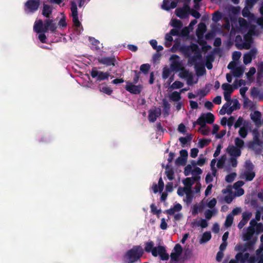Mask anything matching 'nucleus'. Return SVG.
Listing matches in <instances>:
<instances>
[{
	"mask_svg": "<svg viewBox=\"0 0 263 263\" xmlns=\"http://www.w3.org/2000/svg\"><path fill=\"white\" fill-rule=\"evenodd\" d=\"M144 254V250L140 245L134 246L123 255L124 263H135L138 261Z\"/></svg>",
	"mask_w": 263,
	"mask_h": 263,
	"instance_id": "1",
	"label": "nucleus"
},
{
	"mask_svg": "<svg viewBox=\"0 0 263 263\" xmlns=\"http://www.w3.org/2000/svg\"><path fill=\"white\" fill-rule=\"evenodd\" d=\"M57 28L56 24L53 22L52 20L47 19L45 20L44 23L42 20H39L37 22H35L33 29L36 33H45L48 30L51 32H54Z\"/></svg>",
	"mask_w": 263,
	"mask_h": 263,
	"instance_id": "2",
	"label": "nucleus"
},
{
	"mask_svg": "<svg viewBox=\"0 0 263 263\" xmlns=\"http://www.w3.org/2000/svg\"><path fill=\"white\" fill-rule=\"evenodd\" d=\"M40 0H27L24 4V11L26 13H34L39 8Z\"/></svg>",
	"mask_w": 263,
	"mask_h": 263,
	"instance_id": "3",
	"label": "nucleus"
},
{
	"mask_svg": "<svg viewBox=\"0 0 263 263\" xmlns=\"http://www.w3.org/2000/svg\"><path fill=\"white\" fill-rule=\"evenodd\" d=\"M90 75L93 78H96L97 81L108 80L109 73L98 71L96 67H93L90 71Z\"/></svg>",
	"mask_w": 263,
	"mask_h": 263,
	"instance_id": "4",
	"label": "nucleus"
},
{
	"mask_svg": "<svg viewBox=\"0 0 263 263\" xmlns=\"http://www.w3.org/2000/svg\"><path fill=\"white\" fill-rule=\"evenodd\" d=\"M198 49V46L195 43H192L189 46L182 45L180 47V51L183 54L184 56L189 58L192 55L194 51Z\"/></svg>",
	"mask_w": 263,
	"mask_h": 263,
	"instance_id": "5",
	"label": "nucleus"
},
{
	"mask_svg": "<svg viewBox=\"0 0 263 263\" xmlns=\"http://www.w3.org/2000/svg\"><path fill=\"white\" fill-rule=\"evenodd\" d=\"M98 62L102 65L106 66H115L117 62L115 56L113 55L109 57H102L97 59Z\"/></svg>",
	"mask_w": 263,
	"mask_h": 263,
	"instance_id": "6",
	"label": "nucleus"
},
{
	"mask_svg": "<svg viewBox=\"0 0 263 263\" xmlns=\"http://www.w3.org/2000/svg\"><path fill=\"white\" fill-rule=\"evenodd\" d=\"M125 89L132 94H139L142 90V87L140 85H135L129 81L126 82Z\"/></svg>",
	"mask_w": 263,
	"mask_h": 263,
	"instance_id": "7",
	"label": "nucleus"
},
{
	"mask_svg": "<svg viewBox=\"0 0 263 263\" xmlns=\"http://www.w3.org/2000/svg\"><path fill=\"white\" fill-rule=\"evenodd\" d=\"M257 51L255 48L251 49L248 53H245L243 57V62L245 65L250 64L252 59L255 58Z\"/></svg>",
	"mask_w": 263,
	"mask_h": 263,
	"instance_id": "8",
	"label": "nucleus"
},
{
	"mask_svg": "<svg viewBox=\"0 0 263 263\" xmlns=\"http://www.w3.org/2000/svg\"><path fill=\"white\" fill-rule=\"evenodd\" d=\"M194 54L193 55H191L188 58V63L190 65H196L198 64L197 62L198 60H200L202 58V54L201 51L200 50L199 48L198 47V49L194 51Z\"/></svg>",
	"mask_w": 263,
	"mask_h": 263,
	"instance_id": "9",
	"label": "nucleus"
},
{
	"mask_svg": "<svg viewBox=\"0 0 263 263\" xmlns=\"http://www.w3.org/2000/svg\"><path fill=\"white\" fill-rule=\"evenodd\" d=\"M172 67L174 68L178 69L180 70V72L179 73V77L181 78L185 79L190 74L191 72H190L189 71L186 69L184 67L181 68L180 63L179 62H174L172 64Z\"/></svg>",
	"mask_w": 263,
	"mask_h": 263,
	"instance_id": "10",
	"label": "nucleus"
},
{
	"mask_svg": "<svg viewBox=\"0 0 263 263\" xmlns=\"http://www.w3.org/2000/svg\"><path fill=\"white\" fill-rule=\"evenodd\" d=\"M144 251H145L147 253H152V254L154 257H157L156 251L158 250V247H154V242L150 240L145 243V247Z\"/></svg>",
	"mask_w": 263,
	"mask_h": 263,
	"instance_id": "11",
	"label": "nucleus"
},
{
	"mask_svg": "<svg viewBox=\"0 0 263 263\" xmlns=\"http://www.w3.org/2000/svg\"><path fill=\"white\" fill-rule=\"evenodd\" d=\"M161 114V109L160 108L155 107L153 109L149 111L148 119L150 122H154Z\"/></svg>",
	"mask_w": 263,
	"mask_h": 263,
	"instance_id": "12",
	"label": "nucleus"
},
{
	"mask_svg": "<svg viewBox=\"0 0 263 263\" xmlns=\"http://www.w3.org/2000/svg\"><path fill=\"white\" fill-rule=\"evenodd\" d=\"M157 256H159L162 260H167L169 259V255L166 253L165 247L162 246H158V250L156 251Z\"/></svg>",
	"mask_w": 263,
	"mask_h": 263,
	"instance_id": "13",
	"label": "nucleus"
},
{
	"mask_svg": "<svg viewBox=\"0 0 263 263\" xmlns=\"http://www.w3.org/2000/svg\"><path fill=\"white\" fill-rule=\"evenodd\" d=\"M177 6V2H171L170 0H163L161 8L162 9L168 11L171 9H174Z\"/></svg>",
	"mask_w": 263,
	"mask_h": 263,
	"instance_id": "14",
	"label": "nucleus"
},
{
	"mask_svg": "<svg viewBox=\"0 0 263 263\" xmlns=\"http://www.w3.org/2000/svg\"><path fill=\"white\" fill-rule=\"evenodd\" d=\"M228 153L231 156L234 157H238L241 155V149L234 145L229 146L227 148Z\"/></svg>",
	"mask_w": 263,
	"mask_h": 263,
	"instance_id": "15",
	"label": "nucleus"
},
{
	"mask_svg": "<svg viewBox=\"0 0 263 263\" xmlns=\"http://www.w3.org/2000/svg\"><path fill=\"white\" fill-rule=\"evenodd\" d=\"M206 31V26L203 23H200L196 31V34L198 39L203 38L204 33Z\"/></svg>",
	"mask_w": 263,
	"mask_h": 263,
	"instance_id": "16",
	"label": "nucleus"
},
{
	"mask_svg": "<svg viewBox=\"0 0 263 263\" xmlns=\"http://www.w3.org/2000/svg\"><path fill=\"white\" fill-rule=\"evenodd\" d=\"M190 12L181 7L176 8L175 10V14L177 16L181 19H184L188 17Z\"/></svg>",
	"mask_w": 263,
	"mask_h": 263,
	"instance_id": "17",
	"label": "nucleus"
},
{
	"mask_svg": "<svg viewBox=\"0 0 263 263\" xmlns=\"http://www.w3.org/2000/svg\"><path fill=\"white\" fill-rule=\"evenodd\" d=\"M199 179V176H196L192 178L187 177L183 180V183L185 185V187L191 189V186L194 183L195 181Z\"/></svg>",
	"mask_w": 263,
	"mask_h": 263,
	"instance_id": "18",
	"label": "nucleus"
},
{
	"mask_svg": "<svg viewBox=\"0 0 263 263\" xmlns=\"http://www.w3.org/2000/svg\"><path fill=\"white\" fill-rule=\"evenodd\" d=\"M206 123V122L203 115V113H202L197 121L193 123V126L195 127V125L197 124L200 126V128L205 127Z\"/></svg>",
	"mask_w": 263,
	"mask_h": 263,
	"instance_id": "19",
	"label": "nucleus"
},
{
	"mask_svg": "<svg viewBox=\"0 0 263 263\" xmlns=\"http://www.w3.org/2000/svg\"><path fill=\"white\" fill-rule=\"evenodd\" d=\"M163 103V111L164 117L168 116L170 114L171 105L166 99L162 100Z\"/></svg>",
	"mask_w": 263,
	"mask_h": 263,
	"instance_id": "20",
	"label": "nucleus"
},
{
	"mask_svg": "<svg viewBox=\"0 0 263 263\" xmlns=\"http://www.w3.org/2000/svg\"><path fill=\"white\" fill-rule=\"evenodd\" d=\"M261 114L259 111H255L251 116V119L255 122V124H261Z\"/></svg>",
	"mask_w": 263,
	"mask_h": 263,
	"instance_id": "21",
	"label": "nucleus"
},
{
	"mask_svg": "<svg viewBox=\"0 0 263 263\" xmlns=\"http://www.w3.org/2000/svg\"><path fill=\"white\" fill-rule=\"evenodd\" d=\"M195 67L196 69V74L198 77L203 76L206 72L204 66L202 64H196L195 65Z\"/></svg>",
	"mask_w": 263,
	"mask_h": 263,
	"instance_id": "22",
	"label": "nucleus"
},
{
	"mask_svg": "<svg viewBox=\"0 0 263 263\" xmlns=\"http://www.w3.org/2000/svg\"><path fill=\"white\" fill-rule=\"evenodd\" d=\"M52 13V8L51 7L47 4L43 5V8L42 10V14L46 17H49Z\"/></svg>",
	"mask_w": 263,
	"mask_h": 263,
	"instance_id": "23",
	"label": "nucleus"
},
{
	"mask_svg": "<svg viewBox=\"0 0 263 263\" xmlns=\"http://www.w3.org/2000/svg\"><path fill=\"white\" fill-rule=\"evenodd\" d=\"M243 178H245L246 181H251L253 180L255 176V173L253 171H245Z\"/></svg>",
	"mask_w": 263,
	"mask_h": 263,
	"instance_id": "24",
	"label": "nucleus"
},
{
	"mask_svg": "<svg viewBox=\"0 0 263 263\" xmlns=\"http://www.w3.org/2000/svg\"><path fill=\"white\" fill-rule=\"evenodd\" d=\"M211 236L210 232H205L199 240L200 243L202 244L207 242L211 239Z\"/></svg>",
	"mask_w": 263,
	"mask_h": 263,
	"instance_id": "25",
	"label": "nucleus"
},
{
	"mask_svg": "<svg viewBox=\"0 0 263 263\" xmlns=\"http://www.w3.org/2000/svg\"><path fill=\"white\" fill-rule=\"evenodd\" d=\"M180 92L175 91H173L169 96L170 99L174 102H178L181 99Z\"/></svg>",
	"mask_w": 263,
	"mask_h": 263,
	"instance_id": "26",
	"label": "nucleus"
},
{
	"mask_svg": "<svg viewBox=\"0 0 263 263\" xmlns=\"http://www.w3.org/2000/svg\"><path fill=\"white\" fill-rule=\"evenodd\" d=\"M222 89L224 90V92L232 93L234 91V87L228 83H223L221 86Z\"/></svg>",
	"mask_w": 263,
	"mask_h": 263,
	"instance_id": "27",
	"label": "nucleus"
},
{
	"mask_svg": "<svg viewBox=\"0 0 263 263\" xmlns=\"http://www.w3.org/2000/svg\"><path fill=\"white\" fill-rule=\"evenodd\" d=\"M171 25L174 28L178 29H181L183 26L181 21L176 18H174L172 20Z\"/></svg>",
	"mask_w": 263,
	"mask_h": 263,
	"instance_id": "28",
	"label": "nucleus"
},
{
	"mask_svg": "<svg viewBox=\"0 0 263 263\" xmlns=\"http://www.w3.org/2000/svg\"><path fill=\"white\" fill-rule=\"evenodd\" d=\"M205 121L208 124H212L214 122L215 117L211 112L203 113Z\"/></svg>",
	"mask_w": 263,
	"mask_h": 263,
	"instance_id": "29",
	"label": "nucleus"
},
{
	"mask_svg": "<svg viewBox=\"0 0 263 263\" xmlns=\"http://www.w3.org/2000/svg\"><path fill=\"white\" fill-rule=\"evenodd\" d=\"M244 69L241 67H237L233 70V74L235 77L239 78L242 76Z\"/></svg>",
	"mask_w": 263,
	"mask_h": 263,
	"instance_id": "30",
	"label": "nucleus"
},
{
	"mask_svg": "<svg viewBox=\"0 0 263 263\" xmlns=\"http://www.w3.org/2000/svg\"><path fill=\"white\" fill-rule=\"evenodd\" d=\"M172 35H171L170 33H167L165 34V46L166 47H169L171 46L172 43L173 41V38L172 37Z\"/></svg>",
	"mask_w": 263,
	"mask_h": 263,
	"instance_id": "31",
	"label": "nucleus"
},
{
	"mask_svg": "<svg viewBox=\"0 0 263 263\" xmlns=\"http://www.w3.org/2000/svg\"><path fill=\"white\" fill-rule=\"evenodd\" d=\"M185 200L187 203H191L193 198V193L191 189L187 190L185 193Z\"/></svg>",
	"mask_w": 263,
	"mask_h": 263,
	"instance_id": "32",
	"label": "nucleus"
},
{
	"mask_svg": "<svg viewBox=\"0 0 263 263\" xmlns=\"http://www.w3.org/2000/svg\"><path fill=\"white\" fill-rule=\"evenodd\" d=\"M192 139L191 135L187 136L185 137H181L179 138V140L182 144V146L184 147V145L187 144L188 142H191Z\"/></svg>",
	"mask_w": 263,
	"mask_h": 263,
	"instance_id": "33",
	"label": "nucleus"
},
{
	"mask_svg": "<svg viewBox=\"0 0 263 263\" xmlns=\"http://www.w3.org/2000/svg\"><path fill=\"white\" fill-rule=\"evenodd\" d=\"M99 88L101 92H103L108 95H110L113 91L112 89L110 87L108 86H100Z\"/></svg>",
	"mask_w": 263,
	"mask_h": 263,
	"instance_id": "34",
	"label": "nucleus"
},
{
	"mask_svg": "<svg viewBox=\"0 0 263 263\" xmlns=\"http://www.w3.org/2000/svg\"><path fill=\"white\" fill-rule=\"evenodd\" d=\"M71 11L72 13V16L78 15L77 5L74 1H71Z\"/></svg>",
	"mask_w": 263,
	"mask_h": 263,
	"instance_id": "35",
	"label": "nucleus"
},
{
	"mask_svg": "<svg viewBox=\"0 0 263 263\" xmlns=\"http://www.w3.org/2000/svg\"><path fill=\"white\" fill-rule=\"evenodd\" d=\"M211 139H202L199 140L198 146L200 148H202L208 145L211 142Z\"/></svg>",
	"mask_w": 263,
	"mask_h": 263,
	"instance_id": "36",
	"label": "nucleus"
},
{
	"mask_svg": "<svg viewBox=\"0 0 263 263\" xmlns=\"http://www.w3.org/2000/svg\"><path fill=\"white\" fill-rule=\"evenodd\" d=\"M234 142H235V146L236 147H238V148H239L240 149L244 146V144H245L244 141L242 139H240L238 137H237L235 139Z\"/></svg>",
	"mask_w": 263,
	"mask_h": 263,
	"instance_id": "37",
	"label": "nucleus"
},
{
	"mask_svg": "<svg viewBox=\"0 0 263 263\" xmlns=\"http://www.w3.org/2000/svg\"><path fill=\"white\" fill-rule=\"evenodd\" d=\"M251 95L254 98L259 97L261 98L262 96L260 95V91L257 87H253L251 89Z\"/></svg>",
	"mask_w": 263,
	"mask_h": 263,
	"instance_id": "38",
	"label": "nucleus"
},
{
	"mask_svg": "<svg viewBox=\"0 0 263 263\" xmlns=\"http://www.w3.org/2000/svg\"><path fill=\"white\" fill-rule=\"evenodd\" d=\"M222 14L219 11L215 12L213 14L212 20L213 22L217 23L221 20Z\"/></svg>",
	"mask_w": 263,
	"mask_h": 263,
	"instance_id": "39",
	"label": "nucleus"
},
{
	"mask_svg": "<svg viewBox=\"0 0 263 263\" xmlns=\"http://www.w3.org/2000/svg\"><path fill=\"white\" fill-rule=\"evenodd\" d=\"M239 136L242 138H245L248 135V129L247 127L243 126L240 128L238 132Z\"/></svg>",
	"mask_w": 263,
	"mask_h": 263,
	"instance_id": "40",
	"label": "nucleus"
},
{
	"mask_svg": "<svg viewBox=\"0 0 263 263\" xmlns=\"http://www.w3.org/2000/svg\"><path fill=\"white\" fill-rule=\"evenodd\" d=\"M246 82L242 79L239 80H236L233 84V86L234 89H237L239 87H240L242 85H245Z\"/></svg>",
	"mask_w": 263,
	"mask_h": 263,
	"instance_id": "41",
	"label": "nucleus"
},
{
	"mask_svg": "<svg viewBox=\"0 0 263 263\" xmlns=\"http://www.w3.org/2000/svg\"><path fill=\"white\" fill-rule=\"evenodd\" d=\"M233 221V217L232 215H228L227 216L224 225L226 227H230L232 224Z\"/></svg>",
	"mask_w": 263,
	"mask_h": 263,
	"instance_id": "42",
	"label": "nucleus"
},
{
	"mask_svg": "<svg viewBox=\"0 0 263 263\" xmlns=\"http://www.w3.org/2000/svg\"><path fill=\"white\" fill-rule=\"evenodd\" d=\"M150 68L151 65L149 64H143L141 65L140 69L144 74H147Z\"/></svg>",
	"mask_w": 263,
	"mask_h": 263,
	"instance_id": "43",
	"label": "nucleus"
},
{
	"mask_svg": "<svg viewBox=\"0 0 263 263\" xmlns=\"http://www.w3.org/2000/svg\"><path fill=\"white\" fill-rule=\"evenodd\" d=\"M183 86V83L179 81H175L171 86V88L173 89H179Z\"/></svg>",
	"mask_w": 263,
	"mask_h": 263,
	"instance_id": "44",
	"label": "nucleus"
},
{
	"mask_svg": "<svg viewBox=\"0 0 263 263\" xmlns=\"http://www.w3.org/2000/svg\"><path fill=\"white\" fill-rule=\"evenodd\" d=\"M171 70L168 68H164L163 69L162 74V77L163 79L165 80L167 79L170 74H171Z\"/></svg>",
	"mask_w": 263,
	"mask_h": 263,
	"instance_id": "45",
	"label": "nucleus"
},
{
	"mask_svg": "<svg viewBox=\"0 0 263 263\" xmlns=\"http://www.w3.org/2000/svg\"><path fill=\"white\" fill-rule=\"evenodd\" d=\"M226 160V157L223 155L222 156L219 160H218L217 163V166L219 168H221L223 167L224 164L225 163V161Z\"/></svg>",
	"mask_w": 263,
	"mask_h": 263,
	"instance_id": "46",
	"label": "nucleus"
},
{
	"mask_svg": "<svg viewBox=\"0 0 263 263\" xmlns=\"http://www.w3.org/2000/svg\"><path fill=\"white\" fill-rule=\"evenodd\" d=\"M186 83L189 85H192L193 84L197 83V80L196 81H193L194 76L193 73H191L186 78Z\"/></svg>",
	"mask_w": 263,
	"mask_h": 263,
	"instance_id": "47",
	"label": "nucleus"
},
{
	"mask_svg": "<svg viewBox=\"0 0 263 263\" xmlns=\"http://www.w3.org/2000/svg\"><path fill=\"white\" fill-rule=\"evenodd\" d=\"M236 176V174L235 173H232L228 174L226 176L225 180L227 182L231 183L234 181Z\"/></svg>",
	"mask_w": 263,
	"mask_h": 263,
	"instance_id": "48",
	"label": "nucleus"
},
{
	"mask_svg": "<svg viewBox=\"0 0 263 263\" xmlns=\"http://www.w3.org/2000/svg\"><path fill=\"white\" fill-rule=\"evenodd\" d=\"M150 208L151 209L152 213H153L154 214L157 215L158 217H159V214L161 212V210L160 209L157 210L156 206H155V205L154 203H152L151 205Z\"/></svg>",
	"mask_w": 263,
	"mask_h": 263,
	"instance_id": "49",
	"label": "nucleus"
},
{
	"mask_svg": "<svg viewBox=\"0 0 263 263\" xmlns=\"http://www.w3.org/2000/svg\"><path fill=\"white\" fill-rule=\"evenodd\" d=\"M190 33L189 30L188 28L184 27L182 28L181 30H180L179 36L185 37L187 36Z\"/></svg>",
	"mask_w": 263,
	"mask_h": 263,
	"instance_id": "50",
	"label": "nucleus"
},
{
	"mask_svg": "<svg viewBox=\"0 0 263 263\" xmlns=\"http://www.w3.org/2000/svg\"><path fill=\"white\" fill-rule=\"evenodd\" d=\"M237 158V157H231L229 160V165H231L233 167H236L238 163Z\"/></svg>",
	"mask_w": 263,
	"mask_h": 263,
	"instance_id": "51",
	"label": "nucleus"
},
{
	"mask_svg": "<svg viewBox=\"0 0 263 263\" xmlns=\"http://www.w3.org/2000/svg\"><path fill=\"white\" fill-rule=\"evenodd\" d=\"M187 160L181 157H178L176 160V163L177 164H180L181 165H185L186 163Z\"/></svg>",
	"mask_w": 263,
	"mask_h": 263,
	"instance_id": "52",
	"label": "nucleus"
},
{
	"mask_svg": "<svg viewBox=\"0 0 263 263\" xmlns=\"http://www.w3.org/2000/svg\"><path fill=\"white\" fill-rule=\"evenodd\" d=\"M245 167L246 169L245 171H253L254 165L252 163L250 160H249L246 162Z\"/></svg>",
	"mask_w": 263,
	"mask_h": 263,
	"instance_id": "53",
	"label": "nucleus"
},
{
	"mask_svg": "<svg viewBox=\"0 0 263 263\" xmlns=\"http://www.w3.org/2000/svg\"><path fill=\"white\" fill-rule=\"evenodd\" d=\"M72 22L74 26L77 28H79L81 26V24L79 21L78 15L72 16Z\"/></svg>",
	"mask_w": 263,
	"mask_h": 263,
	"instance_id": "54",
	"label": "nucleus"
},
{
	"mask_svg": "<svg viewBox=\"0 0 263 263\" xmlns=\"http://www.w3.org/2000/svg\"><path fill=\"white\" fill-rule=\"evenodd\" d=\"M166 175L167 178L170 180H172L174 179V172L172 168H170V170L166 171Z\"/></svg>",
	"mask_w": 263,
	"mask_h": 263,
	"instance_id": "55",
	"label": "nucleus"
},
{
	"mask_svg": "<svg viewBox=\"0 0 263 263\" xmlns=\"http://www.w3.org/2000/svg\"><path fill=\"white\" fill-rule=\"evenodd\" d=\"M174 252L181 255L182 253V248L180 244H176L174 248Z\"/></svg>",
	"mask_w": 263,
	"mask_h": 263,
	"instance_id": "56",
	"label": "nucleus"
},
{
	"mask_svg": "<svg viewBox=\"0 0 263 263\" xmlns=\"http://www.w3.org/2000/svg\"><path fill=\"white\" fill-rule=\"evenodd\" d=\"M252 216V213L249 212H243L242 215V219L248 222V220Z\"/></svg>",
	"mask_w": 263,
	"mask_h": 263,
	"instance_id": "57",
	"label": "nucleus"
},
{
	"mask_svg": "<svg viewBox=\"0 0 263 263\" xmlns=\"http://www.w3.org/2000/svg\"><path fill=\"white\" fill-rule=\"evenodd\" d=\"M235 250L242 253L246 251V247L241 244L237 245L235 247Z\"/></svg>",
	"mask_w": 263,
	"mask_h": 263,
	"instance_id": "58",
	"label": "nucleus"
},
{
	"mask_svg": "<svg viewBox=\"0 0 263 263\" xmlns=\"http://www.w3.org/2000/svg\"><path fill=\"white\" fill-rule=\"evenodd\" d=\"M257 77L259 78L263 74V62H261L257 67Z\"/></svg>",
	"mask_w": 263,
	"mask_h": 263,
	"instance_id": "59",
	"label": "nucleus"
},
{
	"mask_svg": "<svg viewBox=\"0 0 263 263\" xmlns=\"http://www.w3.org/2000/svg\"><path fill=\"white\" fill-rule=\"evenodd\" d=\"M241 53L240 51H235L233 52L232 53V59L233 61H238L240 57H241Z\"/></svg>",
	"mask_w": 263,
	"mask_h": 263,
	"instance_id": "60",
	"label": "nucleus"
},
{
	"mask_svg": "<svg viewBox=\"0 0 263 263\" xmlns=\"http://www.w3.org/2000/svg\"><path fill=\"white\" fill-rule=\"evenodd\" d=\"M188 189V188L185 187H179L177 190V194L180 196H183L184 195V194H185L186 192L187 191Z\"/></svg>",
	"mask_w": 263,
	"mask_h": 263,
	"instance_id": "61",
	"label": "nucleus"
},
{
	"mask_svg": "<svg viewBox=\"0 0 263 263\" xmlns=\"http://www.w3.org/2000/svg\"><path fill=\"white\" fill-rule=\"evenodd\" d=\"M258 0H246V6L249 8H252Z\"/></svg>",
	"mask_w": 263,
	"mask_h": 263,
	"instance_id": "62",
	"label": "nucleus"
},
{
	"mask_svg": "<svg viewBox=\"0 0 263 263\" xmlns=\"http://www.w3.org/2000/svg\"><path fill=\"white\" fill-rule=\"evenodd\" d=\"M180 256V255L179 254L174 252H173L171 253L170 255L171 259L172 261H178L179 260V258Z\"/></svg>",
	"mask_w": 263,
	"mask_h": 263,
	"instance_id": "63",
	"label": "nucleus"
},
{
	"mask_svg": "<svg viewBox=\"0 0 263 263\" xmlns=\"http://www.w3.org/2000/svg\"><path fill=\"white\" fill-rule=\"evenodd\" d=\"M192 165L191 164H187L184 168V174L185 176H189L191 173H192Z\"/></svg>",
	"mask_w": 263,
	"mask_h": 263,
	"instance_id": "64",
	"label": "nucleus"
}]
</instances>
